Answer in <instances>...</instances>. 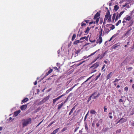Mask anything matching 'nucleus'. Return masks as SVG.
<instances>
[{"label": "nucleus", "instance_id": "obj_1", "mask_svg": "<svg viewBox=\"0 0 134 134\" xmlns=\"http://www.w3.org/2000/svg\"><path fill=\"white\" fill-rule=\"evenodd\" d=\"M31 119L30 118L23 120H22L23 127H24L28 125L31 124Z\"/></svg>", "mask_w": 134, "mask_h": 134}, {"label": "nucleus", "instance_id": "obj_2", "mask_svg": "<svg viewBox=\"0 0 134 134\" xmlns=\"http://www.w3.org/2000/svg\"><path fill=\"white\" fill-rule=\"evenodd\" d=\"M100 63L99 62H97L95 64H93L90 67V68L91 69L94 68V69L97 68L99 65Z\"/></svg>", "mask_w": 134, "mask_h": 134}, {"label": "nucleus", "instance_id": "obj_3", "mask_svg": "<svg viewBox=\"0 0 134 134\" xmlns=\"http://www.w3.org/2000/svg\"><path fill=\"white\" fill-rule=\"evenodd\" d=\"M124 12V11H123L121 12L119 14H118L116 17L115 19V21H116L119 19V18H120L121 15L123 14Z\"/></svg>", "mask_w": 134, "mask_h": 134}, {"label": "nucleus", "instance_id": "obj_4", "mask_svg": "<svg viewBox=\"0 0 134 134\" xmlns=\"http://www.w3.org/2000/svg\"><path fill=\"white\" fill-rule=\"evenodd\" d=\"M110 12L109 10H108L107 11L106 14L105 16V18L104 19L107 20L109 17L110 15Z\"/></svg>", "mask_w": 134, "mask_h": 134}, {"label": "nucleus", "instance_id": "obj_5", "mask_svg": "<svg viewBox=\"0 0 134 134\" xmlns=\"http://www.w3.org/2000/svg\"><path fill=\"white\" fill-rule=\"evenodd\" d=\"M105 55V52L103 54H102L101 55L100 54H99L97 58L95 60V61H96L99 58H100V59L102 58Z\"/></svg>", "mask_w": 134, "mask_h": 134}, {"label": "nucleus", "instance_id": "obj_6", "mask_svg": "<svg viewBox=\"0 0 134 134\" xmlns=\"http://www.w3.org/2000/svg\"><path fill=\"white\" fill-rule=\"evenodd\" d=\"M132 30V28H130V29L125 34L123 35V36L125 37V36L130 35L131 34V31Z\"/></svg>", "mask_w": 134, "mask_h": 134}, {"label": "nucleus", "instance_id": "obj_7", "mask_svg": "<svg viewBox=\"0 0 134 134\" xmlns=\"http://www.w3.org/2000/svg\"><path fill=\"white\" fill-rule=\"evenodd\" d=\"M93 76H91L90 77L88 78L83 83H82V86H83V87H85L86 86H87L86 84H85V83L87 82V81H88L90 79L91 77H92Z\"/></svg>", "mask_w": 134, "mask_h": 134}, {"label": "nucleus", "instance_id": "obj_8", "mask_svg": "<svg viewBox=\"0 0 134 134\" xmlns=\"http://www.w3.org/2000/svg\"><path fill=\"white\" fill-rule=\"evenodd\" d=\"M120 45L119 44L117 43L114 45H113L112 47V48L113 49H115L117 48H120Z\"/></svg>", "mask_w": 134, "mask_h": 134}, {"label": "nucleus", "instance_id": "obj_9", "mask_svg": "<svg viewBox=\"0 0 134 134\" xmlns=\"http://www.w3.org/2000/svg\"><path fill=\"white\" fill-rule=\"evenodd\" d=\"M110 31V30L108 28L104 27V31H103V35H104V31L107 34H108V33Z\"/></svg>", "mask_w": 134, "mask_h": 134}, {"label": "nucleus", "instance_id": "obj_10", "mask_svg": "<svg viewBox=\"0 0 134 134\" xmlns=\"http://www.w3.org/2000/svg\"><path fill=\"white\" fill-rule=\"evenodd\" d=\"M27 107L26 104L20 107V109L22 110H25Z\"/></svg>", "mask_w": 134, "mask_h": 134}, {"label": "nucleus", "instance_id": "obj_11", "mask_svg": "<svg viewBox=\"0 0 134 134\" xmlns=\"http://www.w3.org/2000/svg\"><path fill=\"white\" fill-rule=\"evenodd\" d=\"M21 112V110H19L18 111H16L14 112V114L15 116H16L18 115L19 113Z\"/></svg>", "mask_w": 134, "mask_h": 134}, {"label": "nucleus", "instance_id": "obj_12", "mask_svg": "<svg viewBox=\"0 0 134 134\" xmlns=\"http://www.w3.org/2000/svg\"><path fill=\"white\" fill-rule=\"evenodd\" d=\"M100 13L98 12H97L94 15V18H93V19L94 20H95L99 16H100Z\"/></svg>", "mask_w": 134, "mask_h": 134}, {"label": "nucleus", "instance_id": "obj_13", "mask_svg": "<svg viewBox=\"0 0 134 134\" xmlns=\"http://www.w3.org/2000/svg\"><path fill=\"white\" fill-rule=\"evenodd\" d=\"M50 96L49 95L48 96H47V97L45 98L44 99H43L42 100V101L44 103L46 101H47L49 98L50 97Z\"/></svg>", "mask_w": 134, "mask_h": 134}, {"label": "nucleus", "instance_id": "obj_14", "mask_svg": "<svg viewBox=\"0 0 134 134\" xmlns=\"http://www.w3.org/2000/svg\"><path fill=\"white\" fill-rule=\"evenodd\" d=\"M102 41V38H99V39H98L96 43H99L100 44Z\"/></svg>", "mask_w": 134, "mask_h": 134}, {"label": "nucleus", "instance_id": "obj_15", "mask_svg": "<svg viewBox=\"0 0 134 134\" xmlns=\"http://www.w3.org/2000/svg\"><path fill=\"white\" fill-rule=\"evenodd\" d=\"M112 76V72H110L108 75L107 76V80H108Z\"/></svg>", "mask_w": 134, "mask_h": 134}, {"label": "nucleus", "instance_id": "obj_16", "mask_svg": "<svg viewBox=\"0 0 134 134\" xmlns=\"http://www.w3.org/2000/svg\"><path fill=\"white\" fill-rule=\"evenodd\" d=\"M75 106H74L73 108L72 109L70 112L69 115H70L73 112V111L75 109Z\"/></svg>", "mask_w": 134, "mask_h": 134}, {"label": "nucleus", "instance_id": "obj_17", "mask_svg": "<svg viewBox=\"0 0 134 134\" xmlns=\"http://www.w3.org/2000/svg\"><path fill=\"white\" fill-rule=\"evenodd\" d=\"M64 104V103H62L61 104H59L58 105V109H60L62 107L63 105Z\"/></svg>", "mask_w": 134, "mask_h": 134}, {"label": "nucleus", "instance_id": "obj_18", "mask_svg": "<svg viewBox=\"0 0 134 134\" xmlns=\"http://www.w3.org/2000/svg\"><path fill=\"white\" fill-rule=\"evenodd\" d=\"M131 18L130 16H128L127 15V17L126 18H124V20H127L129 21L131 19Z\"/></svg>", "mask_w": 134, "mask_h": 134}, {"label": "nucleus", "instance_id": "obj_19", "mask_svg": "<svg viewBox=\"0 0 134 134\" xmlns=\"http://www.w3.org/2000/svg\"><path fill=\"white\" fill-rule=\"evenodd\" d=\"M119 8V7L117 5H116L114 6V10H115L116 11H117Z\"/></svg>", "mask_w": 134, "mask_h": 134}, {"label": "nucleus", "instance_id": "obj_20", "mask_svg": "<svg viewBox=\"0 0 134 134\" xmlns=\"http://www.w3.org/2000/svg\"><path fill=\"white\" fill-rule=\"evenodd\" d=\"M29 100L28 98H25L22 101V102L25 103L27 101H28Z\"/></svg>", "mask_w": 134, "mask_h": 134}, {"label": "nucleus", "instance_id": "obj_21", "mask_svg": "<svg viewBox=\"0 0 134 134\" xmlns=\"http://www.w3.org/2000/svg\"><path fill=\"white\" fill-rule=\"evenodd\" d=\"M81 51L80 49H79L77 50V51L75 52V55H76L75 56H77L78 55V54Z\"/></svg>", "mask_w": 134, "mask_h": 134}, {"label": "nucleus", "instance_id": "obj_22", "mask_svg": "<svg viewBox=\"0 0 134 134\" xmlns=\"http://www.w3.org/2000/svg\"><path fill=\"white\" fill-rule=\"evenodd\" d=\"M90 30V29L89 28V27H88L87 28L86 30L85 31V33H87V34H88V33L89 31Z\"/></svg>", "mask_w": 134, "mask_h": 134}, {"label": "nucleus", "instance_id": "obj_23", "mask_svg": "<svg viewBox=\"0 0 134 134\" xmlns=\"http://www.w3.org/2000/svg\"><path fill=\"white\" fill-rule=\"evenodd\" d=\"M121 119H123L121 121V123H122L124 122H125L126 121V119H124L123 118H122Z\"/></svg>", "mask_w": 134, "mask_h": 134}, {"label": "nucleus", "instance_id": "obj_24", "mask_svg": "<svg viewBox=\"0 0 134 134\" xmlns=\"http://www.w3.org/2000/svg\"><path fill=\"white\" fill-rule=\"evenodd\" d=\"M80 41L79 40H77L75 41L73 43L74 44H77V43L80 42Z\"/></svg>", "mask_w": 134, "mask_h": 134}, {"label": "nucleus", "instance_id": "obj_25", "mask_svg": "<svg viewBox=\"0 0 134 134\" xmlns=\"http://www.w3.org/2000/svg\"><path fill=\"white\" fill-rule=\"evenodd\" d=\"M58 100V99H57V98H56L55 99H53V104H54L55 102L56 101Z\"/></svg>", "mask_w": 134, "mask_h": 134}, {"label": "nucleus", "instance_id": "obj_26", "mask_svg": "<svg viewBox=\"0 0 134 134\" xmlns=\"http://www.w3.org/2000/svg\"><path fill=\"white\" fill-rule=\"evenodd\" d=\"M96 113V111L94 110H91L90 111V113L93 114H95Z\"/></svg>", "mask_w": 134, "mask_h": 134}, {"label": "nucleus", "instance_id": "obj_27", "mask_svg": "<svg viewBox=\"0 0 134 134\" xmlns=\"http://www.w3.org/2000/svg\"><path fill=\"white\" fill-rule=\"evenodd\" d=\"M76 35L75 34H74L72 36L71 40L72 41H73L76 37Z\"/></svg>", "mask_w": 134, "mask_h": 134}, {"label": "nucleus", "instance_id": "obj_28", "mask_svg": "<svg viewBox=\"0 0 134 134\" xmlns=\"http://www.w3.org/2000/svg\"><path fill=\"white\" fill-rule=\"evenodd\" d=\"M116 16V14L115 13H114L113 14V17H112V19L113 21L115 20Z\"/></svg>", "mask_w": 134, "mask_h": 134}, {"label": "nucleus", "instance_id": "obj_29", "mask_svg": "<svg viewBox=\"0 0 134 134\" xmlns=\"http://www.w3.org/2000/svg\"><path fill=\"white\" fill-rule=\"evenodd\" d=\"M100 95V94L99 93H98V94L96 96H94L93 97V99H96L97 97H98Z\"/></svg>", "mask_w": 134, "mask_h": 134}, {"label": "nucleus", "instance_id": "obj_30", "mask_svg": "<svg viewBox=\"0 0 134 134\" xmlns=\"http://www.w3.org/2000/svg\"><path fill=\"white\" fill-rule=\"evenodd\" d=\"M133 69V68L131 67H129L127 68V70L128 71H131L132 69Z\"/></svg>", "mask_w": 134, "mask_h": 134}, {"label": "nucleus", "instance_id": "obj_31", "mask_svg": "<svg viewBox=\"0 0 134 134\" xmlns=\"http://www.w3.org/2000/svg\"><path fill=\"white\" fill-rule=\"evenodd\" d=\"M121 20H119V21H118V22L116 23V26H118V25L119 24H120L121 23Z\"/></svg>", "mask_w": 134, "mask_h": 134}, {"label": "nucleus", "instance_id": "obj_32", "mask_svg": "<svg viewBox=\"0 0 134 134\" xmlns=\"http://www.w3.org/2000/svg\"><path fill=\"white\" fill-rule=\"evenodd\" d=\"M85 129H86V131H87L88 130V128L87 126V123L86 122L85 123Z\"/></svg>", "mask_w": 134, "mask_h": 134}, {"label": "nucleus", "instance_id": "obj_33", "mask_svg": "<svg viewBox=\"0 0 134 134\" xmlns=\"http://www.w3.org/2000/svg\"><path fill=\"white\" fill-rule=\"evenodd\" d=\"M105 66H106V65L105 64H104L103 65V66L102 68V70H103V71H105V69H104V70H103V69L105 67Z\"/></svg>", "mask_w": 134, "mask_h": 134}, {"label": "nucleus", "instance_id": "obj_34", "mask_svg": "<svg viewBox=\"0 0 134 134\" xmlns=\"http://www.w3.org/2000/svg\"><path fill=\"white\" fill-rule=\"evenodd\" d=\"M101 73H100L99 74V75L97 76H96V79H95V81H96L97 79H98L99 77L100 76V75H101Z\"/></svg>", "mask_w": 134, "mask_h": 134}, {"label": "nucleus", "instance_id": "obj_35", "mask_svg": "<svg viewBox=\"0 0 134 134\" xmlns=\"http://www.w3.org/2000/svg\"><path fill=\"white\" fill-rule=\"evenodd\" d=\"M97 93V92H94V93H93V94H92V95L90 96V97H89V98H91V97H92V96H94V95H95V94H96Z\"/></svg>", "mask_w": 134, "mask_h": 134}, {"label": "nucleus", "instance_id": "obj_36", "mask_svg": "<svg viewBox=\"0 0 134 134\" xmlns=\"http://www.w3.org/2000/svg\"><path fill=\"white\" fill-rule=\"evenodd\" d=\"M97 52V51H96V52H94V53H91L90 55H89L87 57H88L90 56H91L92 55H93L95 54Z\"/></svg>", "mask_w": 134, "mask_h": 134}, {"label": "nucleus", "instance_id": "obj_37", "mask_svg": "<svg viewBox=\"0 0 134 134\" xmlns=\"http://www.w3.org/2000/svg\"><path fill=\"white\" fill-rule=\"evenodd\" d=\"M92 69V72L91 73L97 71V70L95 69H94V68Z\"/></svg>", "mask_w": 134, "mask_h": 134}, {"label": "nucleus", "instance_id": "obj_38", "mask_svg": "<svg viewBox=\"0 0 134 134\" xmlns=\"http://www.w3.org/2000/svg\"><path fill=\"white\" fill-rule=\"evenodd\" d=\"M108 21L109 22H110L111 21V15H110L109 16V17L108 19Z\"/></svg>", "mask_w": 134, "mask_h": 134}, {"label": "nucleus", "instance_id": "obj_39", "mask_svg": "<svg viewBox=\"0 0 134 134\" xmlns=\"http://www.w3.org/2000/svg\"><path fill=\"white\" fill-rule=\"evenodd\" d=\"M60 128H58V129H56L55 130H54V131L56 133L58 132V130H59Z\"/></svg>", "mask_w": 134, "mask_h": 134}, {"label": "nucleus", "instance_id": "obj_40", "mask_svg": "<svg viewBox=\"0 0 134 134\" xmlns=\"http://www.w3.org/2000/svg\"><path fill=\"white\" fill-rule=\"evenodd\" d=\"M54 122H55L54 121L51 122L48 125V126L50 127V126H51V125L52 124H53L54 123Z\"/></svg>", "mask_w": 134, "mask_h": 134}, {"label": "nucleus", "instance_id": "obj_41", "mask_svg": "<svg viewBox=\"0 0 134 134\" xmlns=\"http://www.w3.org/2000/svg\"><path fill=\"white\" fill-rule=\"evenodd\" d=\"M89 40L92 43H94L96 41L95 40H93L92 41V40H91V39L90 38H89Z\"/></svg>", "mask_w": 134, "mask_h": 134}, {"label": "nucleus", "instance_id": "obj_42", "mask_svg": "<svg viewBox=\"0 0 134 134\" xmlns=\"http://www.w3.org/2000/svg\"><path fill=\"white\" fill-rule=\"evenodd\" d=\"M120 80V79H115V80L113 82L114 83V82H116Z\"/></svg>", "mask_w": 134, "mask_h": 134}, {"label": "nucleus", "instance_id": "obj_43", "mask_svg": "<svg viewBox=\"0 0 134 134\" xmlns=\"http://www.w3.org/2000/svg\"><path fill=\"white\" fill-rule=\"evenodd\" d=\"M103 21V19L102 18H101L100 19V22H99L100 24H101L102 23Z\"/></svg>", "mask_w": 134, "mask_h": 134}, {"label": "nucleus", "instance_id": "obj_44", "mask_svg": "<svg viewBox=\"0 0 134 134\" xmlns=\"http://www.w3.org/2000/svg\"><path fill=\"white\" fill-rule=\"evenodd\" d=\"M119 34V33H116V34H114V35L113 36V37H115L116 36H117Z\"/></svg>", "mask_w": 134, "mask_h": 134}, {"label": "nucleus", "instance_id": "obj_45", "mask_svg": "<svg viewBox=\"0 0 134 134\" xmlns=\"http://www.w3.org/2000/svg\"><path fill=\"white\" fill-rule=\"evenodd\" d=\"M104 112H107V108L105 107V106L104 107Z\"/></svg>", "mask_w": 134, "mask_h": 134}, {"label": "nucleus", "instance_id": "obj_46", "mask_svg": "<svg viewBox=\"0 0 134 134\" xmlns=\"http://www.w3.org/2000/svg\"><path fill=\"white\" fill-rule=\"evenodd\" d=\"M129 4V3H127V2H126V3H125V5H122V7H126V6H127V4Z\"/></svg>", "mask_w": 134, "mask_h": 134}, {"label": "nucleus", "instance_id": "obj_47", "mask_svg": "<svg viewBox=\"0 0 134 134\" xmlns=\"http://www.w3.org/2000/svg\"><path fill=\"white\" fill-rule=\"evenodd\" d=\"M124 90L125 91H127L128 90V88L127 87H125L124 88Z\"/></svg>", "mask_w": 134, "mask_h": 134}, {"label": "nucleus", "instance_id": "obj_48", "mask_svg": "<svg viewBox=\"0 0 134 134\" xmlns=\"http://www.w3.org/2000/svg\"><path fill=\"white\" fill-rule=\"evenodd\" d=\"M115 26L114 25H113L111 27H110V28L112 30L114 29L115 28Z\"/></svg>", "mask_w": 134, "mask_h": 134}, {"label": "nucleus", "instance_id": "obj_49", "mask_svg": "<svg viewBox=\"0 0 134 134\" xmlns=\"http://www.w3.org/2000/svg\"><path fill=\"white\" fill-rule=\"evenodd\" d=\"M54 76V75H52V76H50V77H49V78H48L47 80H51V79H52V77H53V76Z\"/></svg>", "mask_w": 134, "mask_h": 134}, {"label": "nucleus", "instance_id": "obj_50", "mask_svg": "<svg viewBox=\"0 0 134 134\" xmlns=\"http://www.w3.org/2000/svg\"><path fill=\"white\" fill-rule=\"evenodd\" d=\"M99 18H97L96 19V21H95V22H96V23H98L99 20Z\"/></svg>", "mask_w": 134, "mask_h": 134}, {"label": "nucleus", "instance_id": "obj_51", "mask_svg": "<svg viewBox=\"0 0 134 134\" xmlns=\"http://www.w3.org/2000/svg\"><path fill=\"white\" fill-rule=\"evenodd\" d=\"M52 71L53 70L52 69H51L48 71V72L50 74L52 72Z\"/></svg>", "mask_w": 134, "mask_h": 134}, {"label": "nucleus", "instance_id": "obj_52", "mask_svg": "<svg viewBox=\"0 0 134 134\" xmlns=\"http://www.w3.org/2000/svg\"><path fill=\"white\" fill-rule=\"evenodd\" d=\"M123 119H121L118 121L116 123V124H118V123L119 122L120 123H121V121Z\"/></svg>", "mask_w": 134, "mask_h": 134}, {"label": "nucleus", "instance_id": "obj_53", "mask_svg": "<svg viewBox=\"0 0 134 134\" xmlns=\"http://www.w3.org/2000/svg\"><path fill=\"white\" fill-rule=\"evenodd\" d=\"M106 20H105L104 19V22L103 25V26L105 24Z\"/></svg>", "mask_w": 134, "mask_h": 134}, {"label": "nucleus", "instance_id": "obj_54", "mask_svg": "<svg viewBox=\"0 0 134 134\" xmlns=\"http://www.w3.org/2000/svg\"><path fill=\"white\" fill-rule=\"evenodd\" d=\"M85 38H86V37H81V38H80V40H83L84 39H86Z\"/></svg>", "mask_w": 134, "mask_h": 134}, {"label": "nucleus", "instance_id": "obj_55", "mask_svg": "<svg viewBox=\"0 0 134 134\" xmlns=\"http://www.w3.org/2000/svg\"><path fill=\"white\" fill-rule=\"evenodd\" d=\"M95 124V122L94 121H93L92 124V126L94 127Z\"/></svg>", "mask_w": 134, "mask_h": 134}, {"label": "nucleus", "instance_id": "obj_56", "mask_svg": "<svg viewBox=\"0 0 134 134\" xmlns=\"http://www.w3.org/2000/svg\"><path fill=\"white\" fill-rule=\"evenodd\" d=\"M93 23H94V24H95V21H94V22L93 21L89 23V24L91 25V24H93Z\"/></svg>", "mask_w": 134, "mask_h": 134}, {"label": "nucleus", "instance_id": "obj_57", "mask_svg": "<svg viewBox=\"0 0 134 134\" xmlns=\"http://www.w3.org/2000/svg\"><path fill=\"white\" fill-rule=\"evenodd\" d=\"M134 114V112L132 111L131 112V113L130 114L131 115H132Z\"/></svg>", "mask_w": 134, "mask_h": 134}, {"label": "nucleus", "instance_id": "obj_58", "mask_svg": "<svg viewBox=\"0 0 134 134\" xmlns=\"http://www.w3.org/2000/svg\"><path fill=\"white\" fill-rule=\"evenodd\" d=\"M99 125H100L98 123H97L96 124V126L97 127H98L99 126Z\"/></svg>", "mask_w": 134, "mask_h": 134}, {"label": "nucleus", "instance_id": "obj_59", "mask_svg": "<svg viewBox=\"0 0 134 134\" xmlns=\"http://www.w3.org/2000/svg\"><path fill=\"white\" fill-rule=\"evenodd\" d=\"M86 25V24L85 23H82L81 26H84Z\"/></svg>", "mask_w": 134, "mask_h": 134}, {"label": "nucleus", "instance_id": "obj_60", "mask_svg": "<svg viewBox=\"0 0 134 134\" xmlns=\"http://www.w3.org/2000/svg\"><path fill=\"white\" fill-rule=\"evenodd\" d=\"M72 94L71 93L68 96V98H69L70 97L72 96Z\"/></svg>", "mask_w": 134, "mask_h": 134}, {"label": "nucleus", "instance_id": "obj_61", "mask_svg": "<svg viewBox=\"0 0 134 134\" xmlns=\"http://www.w3.org/2000/svg\"><path fill=\"white\" fill-rule=\"evenodd\" d=\"M89 35H88L87 37H86V39H85V40H86V41H88V37H89Z\"/></svg>", "mask_w": 134, "mask_h": 134}, {"label": "nucleus", "instance_id": "obj_62", "mask_svg": "<svg viewBox=\"0 0 134 134\" xmlns=\"http://www.w3.org/2000/svg\"><path fill=\"white\" fill-rule=\"evenodd\" d=\"M119 102H123V101L122 100V99H120L119 100Z\"/></svg>", "mask_w": 134, "mask_h": 134}, {"label": "nucleus", "instance_id": "obj_63", "mask_svg": "<svg viewBox=\"0 0 134 134\" xmlns=\"http://www.w3.org/2000/svg\"><path fill=\"white\" fill-rule=\"evenodd\" d=\"M73 88H74L73 87L69 89V91H71L73 89Z\"/></svg>", "mask_w": 134, "mask_h": 134}, {"label": "nucleus", "instance_id": "obj_64", "mask_svg": "<svg viewBox=\"0 0 134 134\" xmlns=\"http://www.w3.org/2000/svg\"><path fill=\"white\" fill-rule=\"evenodd\" d=\"M130 6H129V4H127V6H126V7L127 8H130Z\"/></svg>", "mask_w": 134, "mask_h": 134}]
</instances>
